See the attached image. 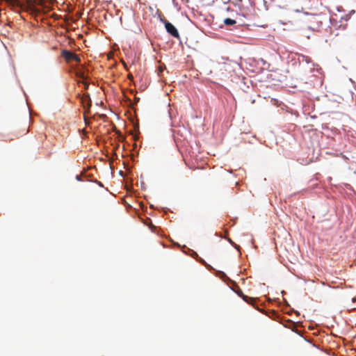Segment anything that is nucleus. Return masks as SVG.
Wrapping results in <instances>:
<instances>
[{"mask_svg":"<svg viewBox=\"0 0 356 356\" xmlns=\"http://www.w3.org/2000/svg\"><path fill=\"white\" fill-rule=\"evenodd\" d=\"M61 56L67 62H70L72 60H74L76 63L81 62V58L79 56L69 50L65 49L62 51Z\"/></svg>","mask_w":356,"mask_h":356,"instance_id":"f257e3e1","label":"nucleus"},{"mask_svg":"<svg viewBox=\"0 0 356 356\" xmlns=\"http://www.w3.org/2000/svg\"><path fill=\"white\" fill-rule=\"evenodd\" d=\"M164 24L165 29L169 34H170L172 36L176 38H179V32L176 27L172 24L166 20L164 22Z\"/></svg>","mask_w":356,"mask_h":356,"instance_id":"f03ea898","label":"nucleus"},{"mask_svg":"<svg viewBox=\"0 0 356 356\" xmlns=\"http://www.w3.org/2000/svg\"><path fill=\"white\" fill-rule=\"evenodd\" d=\"M236 293L239 296H241L243 299L244 301L254 305L256 299L244 295L241 289H239Z\"/></svg>","mask_w":356,"mask_h":356,"instance_id":"7ed1b4c3","label":"nucleus"},{"mask_svg":"<svg viewBox=\"0 0 356 356\" xmlns=\"http://www.w3.org/2000/svg\"><path fill=\"white\" fill-rule=\"evenodd\" d=\"M81 103L84 108H88V109L91 106V100L88 95H84L81 97Z\"/></svg>","mask_w":356,"mask_h":356,"instance_id":"20e7f679","label":"nucleus"},{"mask_svg":"<svg viewBox=\"0 0 356 356\" xmlns=\"http://www.w3.org/2000/svg\"><path fill=\"white\" fill-rule=\"evenodd\" d=\"M224 23H225V25L232 26V25L236 24V21L232 19H230V18H226L224 20Z\"/></svg>","mask_w":356,"mask_h":356,"instance_id":"39448f33","label":"nucleus"},{"mask_svg":"<svg viewBox=\"0 0 356 356\" xmlns=\"http://www.w3.org/2000/svg\"><path fill=\"white\" fill-rule=\"evenodd\" d=\"M241 12H242V14L243 16H247L250 14V8H248V7H246V8H242L241 9Z\"/></svg>","mask_w":356,"mask_h":356,"instance_id":"423d86ee","label":"nucleus"},{"mask_svg":"<svg viewBox=\"0 0 356 356\" xmlns=\"http://www.w3.org/2000/svg\"><path fill=\"white\" fill-rule=\"evenodd\" d=\"M76 76L82 78L83 79H86V77L84 75V73L83 72H81V70H79L76 72Z\"/></svg>","mask_w":356,"mask_h":356,"instance_id":"0eeeda50","label":"nucleus"},{"mask_svg":"<svg viewBox=\"0 0 356 356\" xmlns=\"http://www.w3.org/2000/svg\"><path fill=\"white\" fill-rule=\"evenodd\" d=\"M312 22L316 23H320L321 24H322V22L319 20V17L317 16L313 17Z\"/></svg>","mask_w":356,"mask_h":356,"instance_id":"6e6552de","label":"nucleus"},{"mask_svg":"<svg viewBox=\"0 0 356 356\" xmlns=\"http://www.w3.org/2000/svg\"><path fill=\"white\" fill-rule=\"evenodd\" d=\"M228 241H229V242L231 244H234V247H235L236 248L238 249L239 246H238V245H236V244H234V242H233L230 238H229V239H228Z\"/></svg>","mask_w":356,"mask_h":356,"instance_id":"1a4fd4ad","label":"nucleus"},{"mask_svg":"<svg viewBox=\"0 0 356 356\" xmlns=\"http://www.w3.org/2000/svg\"><path fill=\"white\" fill-rule=\"evenodd\" d=\"M128 77H129V79H133V76H132V75H131V74H129V75L128 76Z\"/></svg>","mask_w":356,"mask_h":356,"instance_id":"9d476101","label":"nucleus"},{"mask_svg":"<svg viewBox=\"0 0 356 356\" xmlns=\"http://www.w3.org/2000/svg\"><path fill=\"white\" fill-rule=\"evenodd\" d=\"M83 83L85 85L86 88H87V87H88V84H87L86 83L83 82Z\"/></svg>","mask_w":356,"mask_h":356,"instance_id":"9b49d317","label":"nucleus"},{"mask_svg":"<svg viewBox=\"0 0 356 356\" xmlns=\"http://www.w3.org/2000/svg\"><path fill=\"white\" fill-rule=\"evenodd\" d=\"M98 184H99V186H103L101 182H99V181L98 182Z\"/></svg>","mask_w":356,"mask_h":356,"instance_id":"f8f14e48","label":"nucleus"},{"mask_svg":"<svg viewBox=\"0 0 356 356\" xmlns=\"http://www.w3.org/2000/svg\"><path fill=\"white\" fill-rule=\"evenodd\" d=\"M76 179H77L78 180H80V178H79V175H77V176H76Z\"/></svg>","mask_w":356,"mask_h":356,"instance_id":"ddd939ff","label":"nucleus"}]
</instances>
